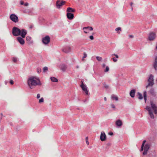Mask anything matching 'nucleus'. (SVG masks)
<instances>
[{
  "label": "nucleus",
  "instance_id": "nucleus-22",
  "mask_svg": "<svg viewBox=\"0 0 157 157\" xmlns=\"http://www.w3.org/2000/svg\"><path fill=\"white\" fill-rule=\"evenodd\" d=\"M75 11L74 9H72L71 7H68L67 9V11L69 12H74Z\"/></svg>",
  "mask_w": 157,
  "mask_h": 157
},
{
  "label": "nucleus",
  "instance_id": "nucleus-52",
  "mask_svg": "<svg viewBox=\"0 0 157 157\" xmlns=\"http://www.w3.org/2000/svg\"><path fill=\"white\" fill-rule=\"evenodd\" d=\"M102 66L103 67H104L105 66V64L104 63L103 64Z\"/></svg>",
  "mask_w": 157,
  "mask_h": 157
},
{
  "label": "nucleus",
  "instance_id": "nucleus-26",
  "mask_svg": "<svg viewBox=\"0 0 157 157\" xmlns=\"http://www.w3.org/2000/svg\"><path fill=\"white\" fill-rule=\"evenodd\" d=\"M137 94H138V98L140 100L142 99L143 98V97L142 94H141L140 93L138 92L137 93Z\"/></svg>",
  "mask_w": 157,
  "mask_h": 157
},
{
  "label": "nucleus",
  "instance_id": "nucleus-10",
  "mask_svg": "<svg viewBox=\"0 0 157 157\" xmlns=\"http://www.w3.org/2000/svg\"><path fill=\"white\" fill-rule=\"evenodd\" d=\"M146 109L149 112V114L150 117L152 119L154 118V116L150 107L147 106L146 107Z\"/></svg>",
  "mask_w": 157,
  "mask_h": 157
},
{
  "label": "nucleus",
  "instance_id": "nucleus-33",
  "mask_svg": "<svg viewBox=\"0 0 157 157\" xmlns=\"http://www.w3.org/2000/svg\"><path fill=\"white\" fill-rule=\"evenodd\" d=\"M109 68L108 66H106L105 70H104V72H106L109 71Z\"/></svg>",
  "mask_w": 157,
  "mask_h": 157
},
{
  "label": "nucleus",
  "instance_id": "nucleus-8",
  "mask_svg": "<svg viewBox=\"0 0 157 157\" xmlns=\"http://www.w3.org/2000/svg\"><path fill=\"white\" fill-rule=\"evenodd\" d=\"M156 34L153 32L150 33L148 36V39L150 41H153L156 37Z\"/></svg>",
  "mask_w": 157,
  "mask_h": 157
},
{
  "label": "nucleus",
  "instance_id": "nucleus-20",
  "mask_svg": "<svg viewBox=\"0 0 157 157\" xmlns=\"http://www.w3.org/2000/svg\"><path fill=\"white\" fill-rule=\"evenodd\" d=\"M136 92V90L134 89L131 90L130 92V95L132 98H134L135 96V94Z\"/></svg>",
  "mask_w": 157,
  "mask_h": 157
},
{
  "label": "nucleus",
  "instance_id": "nucleus-51",
  "mask_svg": "<svg viewBox=\"0 0 157 157\" xmlns=\"http://www.w3.org/2000/svg\"><path fill=\"white\" fill-rule=\"evenodd\" d=\"M25 6H28V5H29V3L27 2H26V3H25V4H24Z\"/></svg>",
  "mask_w": 157,
  "mask_h": 157
},
{
  "label": "nucleus",
  "instance_id": "nucleus-40",
  "mask_svg": "<svg viewBox=\"0 0 157 157\" xmlns=\"http://www.w3.org/2000/svg\"><path fill=\"white\" fill-rule=\"evenodd\" d=\"M87 56L85 52H84L83 53V58H86Z\"/></svg>",
  "mask_w": 157,
  "mask_h": 157
},
{
  "label": "nucleus",
  "instance_id": "nucleus-60",
  "mask_svg": "<svg viewBox=\"0 0 157 157\" xmlns=\"http://www.w3.org/2000/svg\"><path fill=\"white\" fill-rule=\"evenodd\" d=\"M5 82L6 83V81Z\"/></svg>",
  "mask_w": 157,
  "mask_h": 157
},
{
  "label": "nucleus",
  "instance_id": "nucleus-16",
  "mask_svg": "<svg viewBox=\"0 0 157 157\" xmlns=\"http://www.w3.org/2000/svg\"><path fill=\"white\" fill-rule=\"evenodd\" d=\"M122 122L120 120H118L116 122V124L118 127H121L122 125Z\"/></svg>",
  "mask_w": 157,
  "mask_h": 157
},
{
  "label": "nucleus",
  "instance_id": "nucleus-41",
  "mask_svg": "<svg viewBox=\"0 0 157 157\" xmlns=\"http://www.w3.org/2000/svg\"><path fill=\"white\" fill-rule=\"evenodd\" d=\"M89 38L91 40H93L94 39V36L92 35L90 36Z\"/></svg>",
  "mask_w": 157,
  "mask_h": 157
},
{
  "label": "nucleus",
  "instance_id": "nucleus-30",
  "mask_svg": "<svg viewBox=\"0 0 157 157\" xmlns=\"http://www.w3.org/2000/svg\"><path fill=\"white\" fill-rule=\"evenodd\" d=\"M81 84L80 85V87H81V88H82V87H83L84 86H86L85 84H84L83 82V81L82 80L81 81Z\"/></svg>",
  "mask_w": 157,
  "mask_h": 157
},
{
  "label": "nucleus",
  "instance_id": "nucleus-57",
  "mask_svg": "<svg viewBox=\"0 0 157 157\" xmlns=\"http://www.w3.org/2000/svg\"><path fill=\"white\" fill-rule=\"evenodd\" d=\"M1 115L2 116V115H3V114H2V113H1Z\"/></svg>",
  "mask_w": 157,
  "mask_h": 157
},
{
  "label": "nucleus",
  "instance_id": "nucleus-1",
  "mask_svg": "<svg viewBox=\"0 0 157 157\" xmlns=\"http://www.w3.org/2000/svg\"><path fill=\"white\" fill-rule=\"evenodd\" d=\"M12 34L15 36L20 35L22 38H25L27 34V31L24 29H20L17 27H14L12 29Z\"/></svg>",
  "mask_w": 157,
  "mask_h": 157
},
{
  "label": "nucleus",
  "instance_id": "nucleus-35",
  "mask_svg": "<svg viewBox=\"0 0 157 157\" xmlns=\"http://www.w3.org/2000/svg\"><path fill=\"white\" fill-rule=\"evenodd\" d=\"M12 60L14 62L16 63L17 62V58L13 57V58Z\"/></svg>",
  "mask_w": 157,
  "mask_h": 157
},
{
  "label": "nucleus",
  "instance_id": "nucleus-42",
  "mask_svg": "<svg viewBox=\"0 0 157 157\" xmlns=\"http://www.w3.org/2000/svg\"><path fill=\"white\" fill-rule=\"evenodd\" d=\"M112 56H115L116 58H119L118 56L116 54H112Z\"/></svg>",
  "mask_w": 157,
  "mask_h": 157
},
{
  "label": "nucleus",
  "instance_id": "nucleus-46",
  "mask_svg": "<svg viewBox=\"0 0 157 157\" xmlns=\"http://www.w3.org/2000/svg\"><path fill=\"white\" fill-rule=\"evenodd\" d=\"M113 61L114 62H116L117 61V59H116L115 58H113L112 59Z\"/></svg>",
  "mask_w": 157,
  "mask_h": 157
},
{
  "label": "nucleus",
  "instance_id": "nucleus-56",
  "mask_svg": "<svg viewBox=\"0 0 157 157\" xmlns=\"http://www.w3.org/2000/svg\"><path fill=\"white\" fill-rule=\"evenodd\" d=\"M131 9L132 11L133 10V8L132 7L131 8Z\"/></svg>",
  "mask_w": 157,
  "mask_h": 157
},
{
  "label": "nucleus",
  "instance_id": "nucleus-6",
  "mask_svg": "<svg viewBox=\"0 0 157 157\" xmlns=\"http://www.w3.org/2000/svg\"><path fill=\"white\" fill-rule=\"evenodd\" d=\"M50 41V38L49 36H46L43 37L42 39V42L44 44H48Z\"/></svg>",
  "mask_w": 157,
  "mask_h": 157
},
{
  "label": "nucleus",
  "instance_id": "nucleus-34",
  "mask_svg": "<svg viewBox=\"0 0 157 157\" xmlns=\"http://www.w3.org/2000/svg\"><path fill=\"white\" fill-rule=\"evenodd\" d=\"M86 140L87 144L88 145L89 144V141H88V137H86Z\"/></svg>",
  "mask_w": 157,
  "mask_h": 157
},
{
  "label": "nucleus",
  "instance_id": "nucleus-15",
  "mask_svg": "<svg viewBox=\"0 0 157 157\" xmlns=\"http://www.w3.org/2000/svg\"><path fill=\"white\" fill-rule=\"evenodd\" d=\"M67 18L70 20L74 18V14L70 13H67Z\"/></svg>",
  "mask_w": 157,
  "mask_h": 157
},
{
  "label": "nucleus",
  "instance_id": "nucleus-38",
  "mask_svg": "<svg viewBox=\"0 0 157 157\" xmlns=\"http://www.w3.org/2000/svg\"><path fill=\"white\" fill-rule=\"evenodd\" d=\"M148 156L149 157H154V155L151 154V153H149L148 154Z\"/></svg>",
  "mask_w": 157,
  "mask_h": 157
},
{
  "label": "nucleus",
  "instance_id": "nucleus-14",
  "mask_svg": "<svg viewBox=\"0 0 157 157\" xmlns=\"http://www.w3.org/2000/svg\"><path fill=\"white\" fill-rule=\"evenodd\" d=\"M89 30L90 31H92L93 30V28L92 27L88 26L85 27H84L83 29V30H84V32L85 33H88V32L85 31V30Z\"/></svg>",
  "mask_w": 157,
  "mask_h": 157
},
{
  "label": "nucleus",
  "instance_id": "nucleus-3",
  "mask_svg": "<svg viewBox=\"0 0 157 157\" xmlns=\"http://www.w3.org/2000/svg\"><path fill=\"white\" fill-rule=\"evenodd\" d=\"M154 76L152 75H150L148 79V83L146 86V88H147L148 86H152L154 85Z\"/></svg>",
  "mask_w": 157,
  "mask_h": 157
},
{
  "label": "nucleus",
  "instance_id": "nucleus-37",
  "mask_svg": "<svg viewBox=\"0 0 157 157\" xmlns=\"http://www.w3.org/2000/svg\"><path fill=\"white\" fill-rule=\"evenodd\" d=\"M37 72L38 73H40L41 72V69L40 68H37Z\"/></svg>",
  "mask_w": 157,
  "mask_h": 157
},
{
  "label": "nucleus",
  "instance_id": "nucleus-17",
  "mask_svg": "<svg viewBox=\"0 0 157 157\" xmlns=\"http://www.w3.org/2000/svg\"><path fill=\"white\" fill-rule=\"evenodd\" d=\"M81 88H82V90L83 91L85 92L86 94V95H89L90 93H89V92L88 90H87V89L86 86H84L83 87H82Z\"/></svg>",
  "mask_w": 157,
  "mask_h": 157
},
{
  "label": "nucleus",
  "instance_id": "nucleus-19",
  "mask_svg": "<svg viewBox=\"0 0 157 157\" xmlns=\"http://www.w3.org/2000/svg\"><path fill=\"white\" fill-rule=\"evenodd\" d=\"M149 92L154 97H155L156 95V93L155 91L154 90L153 88H151L149 91Z\"/></svg>",
  "mask_w": 157,
  "mask_h": 157
},
{
  "label": "nucleus",
  "instance_id": "nucleus-43",
  "mask_svg": "<svg viewBox=\"0 0 157 157\" xmlns=\"http://www.w3.org/2000/svg\"><path fill=\"white\" fill-rule=\"evenodd\" d=\"M10 84L11 85H13V80H10Z\"/></svg>",
  "mask_w": 157,
  "mask_h": 157
},
{
  "label": "nucleus",
  "instance_id": "nucleus-13",
  "mask_svg": "<svg viewBox=\"0 0 157 157\" xmlns=\"http://www.w3.org/2000/svg\"><path fill=\"white\" fill-rule=\"evenodd\" d=\"M22 37H18L17 40L18 42L21 45H23L25 43V40Z\"/></svg>",
  "mask_w": 157,
  "mask_h": 157
},
{
  "label": "nucleus",
  "instance_id": "nucleus-45",
  "mask_svg": "<svg viewBox=\"0 0 157 157\" xmlns=\"http://www.w3.org/2000/svg\"><path fill=\"white\" fill-rule=\"evenodd\" d=\"M111 106L113 108H115V105L113 104H111Z\"/></svg>",
  "mask_w": 157,
  "mask_h": 157
},
{
  "label": "nucleus",
  "instance_id": "nucleus-64",
  "mask_svg": "<svg viewBox=\"0 0 157 157\" xmlns=\"http://www.w3.org/2000/svg\"><path fill=\"white\" fill-rule=\"evenodd\" d=\"M86 101H84V102H85Z\"/></svg>",
  "mask_w": 157,
  "mask_h": 157
},
{
  "label": "nucleus",
  "instance_id": "nucleus-12",
  "mask_svg": "<svg viewBox=\"0 0 157 157\" xmlns=\"http://www.w3.org/2000/svg\"><path fill=\"white\" fill-rule=\"evenodd\" d=\"M59 67L64 72L67 68V66L64 64H62L60 65Z\"/></svg>",
  "mask_w": 157,
  "mask_h": 157
},
{
  "label": "nucleus",
  "instance_id": "nucleus-28",
  "mask_svg": "<svg viewBox=\"0 0 157 157\" xmlns=\"http://www.w3.org/2000/svg\"><path fill=\"white\" fill-rule=\"evenodd\" d=\"M104 87L106 89H108L109 88V86L107 85L105 82L103 83Z\"/></svg>",
  "mask_w": 157,
  "mask_h": 157
},
{
  "label": "nucleus",
  "instance_id": "nucleus-2",
  "mask_svg": "<svg viewBox=\"0 0 157 157\" xmlns=\"http://www.w3.org/2000/svg\"><path fill=\"white\" fill-rule=\"evenodd\" d=\"M27 83L30 89L33 88L37 85H40L41 84L39 79H37L35 77L32 76L29 78L27 81Z\"/></svg>",
  "mask_w": 157,
  "mask_h": 157
},
{
  "label": "nucleus",
  "instance_id": "nucleus-21",
  "mask_svg": "<svg viewBox=\"0 0 157 157\" xmlns=\"http://www.w3.org/2000/svg\"><path fill=\"white\" fill-rule=\"evenodd\" d=\"M153 67L156 71L157 70V56L155 58V62L153 64Z\"/></svg>",
  "mask_w": 157,
  "mask_h": 157
},
{
  "label": "nucleus",
  "instance_id": "nucleus-39",
  "mask_svg": "<svg viewBox=\"0 0 157 157\" xmlns=\"http://www.w3.org/2000/svg\"><path fill=\"white\" fill-rule=\"evenodd\" d=\"M115 30H116V31H118L119 30L121 31V29L120 27H118L117 28H116L115 29Z\"/></svg>",
  "mask_w": 157,
  "mask_h": 157
},
{
  "label": "nucleus",
  "instance_id": "nucleus-62",
  "mask_svg": "<svg viewBox=\"0 0 157 157\" xmlns=\"http://www.w3.org/2000/svg\"><path fill=\"white\" fill-rule=\"evenodd\" d=\"M5 82L6 83V81Z\"/></svg>",
  "mask_w": 157,
  "mask_h": 157
},
{
  "label": "nucleus",
  "instance_id": "nucleus-7",
  "mask_svg": "<svg viewBox=\"0 0 157 157\" xmlns=\"http://www.w3.org/2000/svg\"><path fill=\"white\" fill-rule=\"evenodd\" d=\"M65 2V1H62L61 2L59 0H58L56 3V5L57 8L59 9L60 7L63 5Z\"/></svg>",
  "mask_w": 157,
  "mask_h": 157
},
{
  "label": "nucleus",
  "instance_id": "nucleus-31",
  "mask_svg": "<svg viewBox=\"0 0 157 157\" xmlns=\"http://www.w3.org/2000/svg\"><path fill=\"white\" fill-rule=\"evenodd\" d=\"M146 142V140H144L143 141V143L142 144L141 146L142 147H144V146L145 145V144Z\"/></svg>",
  "mask_w": 157,
  "mask_h": 157
},
{
  "label": "nucleus",
  "instance_id": "nucleus-27",
  "mask_svg": "<svg viewBox=\"0 0 157 157\" xmlns=\"http://www.w3.org/2000/svg\"><path fill=\"white\" fill-rule=\"evenodd\" d=\"M111 98L113 100H115L117 101L118 100V97L114 95H112Z\"/></svg>",
  "mask_w": 157,
  "mask_h": 157
},
{
  "label": "nucleus",
  "instance_id": "nucleus-54",
  "mask_svg": "<svg viewBox=\"0 0 157 157\" xmlns=\"http://www.w3.org/2000/svg\"><path fill=\"white\" fill-rule=\"evenodd\" d=\"M104 100H105V101H106V100H107V99H106V97H104Z\"/></svg>",
  "mask_w": 157,
  "mask_h": 157
},
{
  "label": "nucleus",
  "instance_id": "nucleus-25",
  "mask_svg": "<svg viewBox=\"0 0 157 157\" xmlns=\"http://www.w3.org/2000/svg\"><path fill=\"white\" fill-rule=\"evenodd\" d=\"M31 38L29 36H27L26 37V40L29 42V43H32L31 41Z\"/></svg>",
  "mask_w": 157,
  "mask_h": 157
},
{
  "label": "nucleus",
  "instance_id": "nucleus-11",
  "mask_svg": "<svg viewBox=\"0 0 157 157\" xmlns=\"http://www.w3.org/2000/svg\"><path fill=\"white\" fill-rule=\"evenodd\" d=\"M100 140L103 141H105L106 139V136L104 132H102L101 133V135L100 136Z\"/></svg>",
  "mask_w": 157,
  "mask_h": 157
},
{
  "label": "nucleus",
  "instance_id": "nucleus-53",
  "mask_svg": "<svg viewBox=\"0 0 157 157\" xmlns=\"http://www.w3.org/2000/svg\"><path fill=\"white\" fill-rule=\"evenodd\" d=\"M133 3L132 2H131L130 4V6H132V5H133Z\"/></svg>",
  "mask_w": 157,
  "mask_h": 157
},
{
  "label": "nucleus",
  "instance_id": "nucleus-61",
  "mask_svg": "<svg viewBox=\"0 0 157 157\" xmlns=\"http://www.w3.org/2000/svg\"><path fill=\"white\" fill-rule=\"evenodd\" d=\"M5 82L6 83V81Z\"/></svg>",
  "mask_w": 157,
  "mask_h": 157
},
{
  "label": "nucleus",
  "instance_id": "nucleus-9",
  "mask_svg": "<svg viewBox=\"0 0 157 157\" xmlns=\"http://www.w3.org/2000/svg\"><path fill=\"white\" fill-rule=\"evenodd\" d=\"M151 105V108L154 111V113L155 114H156L157 113V107L156 105L154 104L153 101H150Z\"/></svg>",
  "mask_w": 157,
  "mask_h": 157
},
{
  "label": "nucleus",
  "instance_id": "nucleus-48",
  "mask_svg": "<svg viewBox=\"0 0 157 157\" xmlns=\"http://www.w3.org/2000/svg\"><path fill=\"white\" fill-rule=\"evenodd\" d=\"M20 4L21 5H24V2L23 1H20Z\"/></svg>",
  "mask_w": 157,
  "mask_h": 157
},
{
  "label": "nucleus",
  "instance_id": "nucleus-58",
  "mask_svg": "<svg viewBox=\"0 0 157 157\" xmlns=\"http://www.w3.org/2000/svg\"><path fill=\"white\" fill-rule=\"evenodd\" d=\"M84 58H83L82 59V60L83 61L84 60Z\"/></svg>",
  "mask_w": 157,
  "mask_h": 157
},
{
  "label": "nucleus",
  "instance_id": "nucleus-24",
  "mask_svg": "<svg viewBox=\"0 0 157 157\" xmlns=\"http://www.w3.org/2000/svg\"><path fill=\"white\" fill-rule=\"evenodd\" d=\"M143 96L145 102H146L147 100V92L144 91L143 93Z\"/></svg>",
  "mask_w": 157,
  "mask_h": 157
},
{
  "label": "nucleus",
  "instance_id": "nucleus-44",
  "mask_svg": "<svg viewBox=\"0 0 157 157\" xmlns=\"http://www.w3.org/2000/svg\"><path fill=\"white\" fill-rule=\"evenodd\" d=\"M40 94H38L36 96V98L37 99L40 98Z\"/></svg>",
  "mask_w": 157,
  "mask_h": 157
},
{
  "label": "nucleus",
  "instance_id": "nucleus-47",
  "mask_svg": "<svg viewBox=\"0 0 157 157\" xmlns=\"http://www.w3.org/2000/svg\"><path fill=\"white\" fill-rule=\"evenodd\" d=\"M108 134L110 136H112L113 135V133L112 132H109Z\"/></svg>",
  "mask_w": 157,
  "mask_h": 157
},
{
  "label": "nucleus",
  "instance_id": "nucleus-4",
  "mask_svg": "<svg viewBox=\"0 0 157 157\" xmlns=\"http://www.w3.org/2000/svg\"><path fill=\"white\" fill-rule=\"evenodd\" d=\"M151 144L150 142H148L145 144L144 147V150L143 153L144 155H146L147 154V152L151 146Z\"/></svg>",
  "mask_w": 157,
  "mask_h": 157
},
{
  "label": "nucleus",
  "instance_id": "nucleus-5",
  "mask_svg": "<svg viewBox=\"0 0 157 157\" xmlns=\"http://www.w3.org/2000/svg\"><path fill=\"white\" fill-rule=\"evenodd\" d=\"M10 19L15 23L17 22L19 20L17 16L15 14H12L10 16Z\"/></svg>",
  "mask_w": 157,
  "mask_h": 157
},
{
  "label": "nucleus",
  "instance_id": "nucleus-49",
  "mask_svg": "<svg viewBox=\"0 0 157 157\" xmlns=\"http://www.w3.org/2000/svg\"><path fill=\"white\" fill-rule=\"evenodd\" d=\"M129 36L130 38H133L134 37V36L132 35H129Z\"/></svg>",
  "mask_w": 157,
  "mask_h": 157
},
{
  "label": "nucleus",
  "instance_id": "nucleus-29",
  "mask_svg": "<svg viewBox=\"0 0 157 157\" xmlns=\"http://www.w3.org/2000/svg\"><path fill=\"white\" fill-rule=\"evenodd\" d=\"M44 101V99L43 98H41L39 100V102L40 103H41L42 102H43Z\"/></svg>",
  "mask_w": 157,
  "mask_h": 157
},
{
  "label": "nucleus",
  "instance_id": "nucleus-55",
  "mask_svg": "<svg viewBox=\"0 0 157 157\" xmlns=\"http://www.w3.org/2000/svg\"><path fill=\"white\" fill-rule=\"evenodd\" d=\"M76 68H78L79 67V66H77L76 67Z\"/></svg>",
  "mask_w": 157,
  "mask_h": 157
},
{
  "label": "nucleus",
  "instance_id": "nucleus-23",
  "mask_svg": "<svg viewBox=\"0 0 157 157\" xmlns=\"http://www.w3.org/2000/svg\"><path fill=\"white\" fill-rule=\"evenodd\" d=\"M51 80L54 82H58V80L55 77H51L50 78Z\"/></svg>",
  "mask_w": 157,
  "mask_h": 157
},
{
  "label": "nucleus",
  "instance_id": "nucleus-32",
  "mask_svg": "<svg viewBox=\"0 0 157 157\" xmlns=\"http://www.w3.org/2000/svg\"><path fill=\"white\" fill-rule=\"evenodd\" d=\"M96 59L98 61H101L102 60V58L101 57L97 56Z\"/></svg>",
  "mask_w": 157,
  "mask_h": 157
},
{
  "label": "nucleus",
  "instance_id": "nucleus-18",
  "mask_svg": "<svg viewBox=\"0 0 157 157\" xmlns=\"http://www.w3.org/2000/svg\"><path fill=\"white\" fill-rule=\"evenodd\" d=\"M63 51L66 53H68L71 52V48L69 47H67L63 49Z\"/></svg>",
  "mask_w": 157,
  "mask_h": 157
},
{
  "label": "nucleus",
  "instance_id": "nucleus-36",
  "mask_svg": "<svg viewBox=\"0 0 157 157\" xmlns=\"http://www.w3.org/2000/svg\"><path fill=\"white\" fill-rule=\"evenodd\" d=\"M48 70V68L46 67H45L43 68V71L45 72Z\"/></svg>",
  "mask_w": 157,
  "mask_h": 157
},
{
  "label": "nucleus",
  "instance_id": "nucleus-50",
  "mask_svg": "<svg viewBox=\"0 0 157 157\" xmlns=\"http://www.w3.org/2000/svg\"><path fill=\"white\" fill-rule=\"evenodd\" d=\"M144 149V147H141L140 151H142Z\"/></svg>",
  "mask_w": 157,
  "mask_h": 157
},
{
  "label": "nucleus",
  "instance_id": "nucleus-63",
  "mask_svg": "<svg viewBox=\"0 0 157 157\" xmlns=\"http://www.w3.org/2000/svg\"><path fill=\"white\" fill-rule=\"evenodd\" d=\"M87 30H85V31H87Z\"/></svg>",
  "mask_w": 157,
  "mask_h": 157
},
{
  "label": "nucleus",
  "instance_id": "nucleus-59",
  "mask_svg": "<svg viewBox=\"0 0 157 157\" xmlns=\"http://www.w3.org/2000/svg\"><path fill=\"white\" fill-rule=\"evenodd\" d=\"M117 33H118L119 34V33H120L119 32H117Z\"/></svg>",
  "mask_w": 157,
  "mask_h": 157
}]
</instances>
